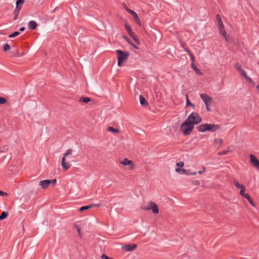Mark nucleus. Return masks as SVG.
Here are the masks:
<instances>
[{
  "label": "nucleus",
  "instance_id": "1",
  "mask_svg": "<svg viewBox=\"0 0 259 259\" xmlns=\"http://www.w3.org/2000/svg\"><path fill=\"white\" fill-rule=\"evenodd\" d=\"M201 122V118L196 112L191 113L187 119L181 124L180 131L185 136L189 135L194 128V125Z\"/></svg>",
  "mask_w": 259,
  "mask_h": 259
},
{
  "label": "nucleus",
  "instance_id": "2",
  "mask_svg": "<svg viewBox=\"0 0 259 259\" xmlns=\"http://www.w3.org/2000/svg\"><path fill=\"white\" fill-rule=\"evenodd\" d=\"M219 128V126L214 124H203L199 125L197 128L200 132H205L207 131L213 132L217 131Z\"/></svg>",
  "mask_w": 259,
  "mask_h": 259
},
{
  "label": "nucleus",
  "instance_id": "3",
  "mask_svg": "<svg viewBox=\"0 0 259 259\" xmlns=\"http://www.w3.org/2000/svg\"><path fill=\"white\" fill-rule=\"evenodd\" d=\"M116 52L117 54L118 65L119 66H122V63L127 60L130 55V53L127 52H123L120 50H118Z\"/></svg>",
  "mask_w": 259,
  "mask_h": 259
},
{
  "label": "nucleus",
  "instance_id": "4",
  "mask_svg": "<svg viewBox=\"0 0 259 259\" xmlns=\"http://www.w3.org/2000/svg\"><path fill=\"white\" fill-rule=\"evenodd\" d=\"M141 209L145 210H152L154 214H157L159 212L158 205L153 201H149L146 205H143Z\"/></svg>",
  "mask_w": 259,
  "mask_h": 259
},
{
  "label": "nucleus",
  "instance_id": "5",
  "mask_svg": "<svg viewBox=\"0 0 259 259\" xmlns=\"http://www.w3.org/2000/svg\"><path fill=\"white\" fill-rule=\"evenodd\" d=\"M200 97L204 102L206 106H207L208 104H211L212 102V99L211 97L208 96L206 94H200Z\"/></svg>",
  "mask_w": 259,
  "mask_h": 259
},
{
  "label": "nucleus",
  "instance_id": "6",
  "mask_svg": "<svg viewBox=\"0 0 259 259\" xmlns=\"http://www.w3.org/2000/svg\"><path fill=\"white\" fill-rule=\"evenodd\" d=\"M120 163L123 165L128 166L130 169H133L134 168L135 165L133 162L126 158H124L122 160L120 161Z\"/></svg>",
  "mask_w": 259,
  "mask_h": 259
},
{
  "label": "nucleus",
  "instance_id": "7",
  "mask_svg": "<svg viewBox=\"0 0 259 259\" xmlns=\"http://www.w3.org/2000/svg\"><path fill=\"white\" fill-rule=\"evenodd\" d=\"M250 162L253 165V166L259 170V160L254 155L252 154L250 155Z\"/></svg>",
  "mask_w": 259,
  "mask_h": 259
},
{
  "label": "nucleus",
  "instance_id": "8",
  "mask_svg": "<svg viewBox=\"0 0 259 259\" xmlns=\"http://www.w3.org/2000/svg\"><path fill=\"white\" fill-rule=\"evenodd\" d=\"M137 247L135 244H126L122 246V249L125 251H132Z\"/></svg>",
  "mask_w": 259,
  "mask_h": 259
},
{
  "label": "nucleus",
  "instance_id": "9",
  "mask_svg": "<svg viewBox=\"0 0 259 259\" xmlns=\"http://www.w3.org/2000/svg\"><path fill=\"white\" fill-rule=\"evenodd\" d=\"M218 26L219 29L220 34L225 37L226 40L228 41L227 38L226 37V32L224 29V26L223 23L222 24V25L219 24L218 25Z\"/></svg>",
  "mask_w": 259,
  "mask_h": 259
},
{
  "label": "nucleus",
  "instance_id": "10",
  "mask_svg": "<svg viewBox=\"0 0 259 259\" xmlns=\"http://www.w3.org/2000/svg\"><path fill=\"white\" fill-rule=\"evenodd\" d=\"M61 165L63 169H64L65 170L68 169L71 166V164L69 163L66 162L65 161V159H64V157H62V158Z\"/></svg>",
  "mask_w": 259,
  "mask_h": 259
},
{
  "label": "nucleus",
  "instance_id": "11",
  "mask_svg": "<svg viewBox=\"0 0 259 259\" xmlns=\"http://www.w3.org/2000/svg\"><path fill=\"white\" fill-rule=\"evenodd\" d=\"M49 180H42L39 182V185L41 186L42 189L47 188L49 187Z\"/></svg>",
  "mask_w": 259,
  "mask_h": 259
},
{
  "label": "nucleus",
  "instance_id": "12",
  "mask_svg": "<svg viewBox=\"0 0 259 259\" xmlns=\"http://www.w3.org/2000/svg\"><path fill=\"white\" fill-rule=\"evenodd\" d=\"M100 206V204H92V205H90L88 206H82V207H80L79 210L80 211H83L84 210H88V209L93 207V206Z\"/></svg>",
  "mask_w": 259,
  "mask_h": 259
},
{
  "label": "nucleus",
  "instance_id": "13",
  "mask_svg": "<svg viewBox=\"0 0 259 259\" xmlns=\"http://www.w3.org/2000/svg\"><path fill=\"white\" fill-rule=\"evenodd\" d=\"M239 73L241 76H243L249 82H252V79L247 76L246 73L243 69L241 70V72Z\"/></svg>",
  "mask_w": 259,
  "mask_h": 259
},
{
  "label": "nucleus",
  "instance_id": "14",
  "mask_svg": "<svg viewBox=\"0 0 259 259\" xmlns=\"http://www.w3.org/2000/svg\"><path fill=\"white\" fill-rule=\"evenodd\" d=\"M37 26V24L34 21H30L28 23V28L33 30Z\"/></svg>",
  "mask_w": 259,
  "mask_h": 259
},
{
  "label": "nucleus",
  "instance_id": "15",
  "mask_svg": "<svg viewBox=\"0 0 259 259\" xmlns=\"http://www.w3.org/2000/svg\"><path fill=\"white\" fill-rule=\"evenodd\" d=\"M140 104L144 106H146L148 105V103L146 100L145 98L142 95L140 96Z\"/></svg>",
  "mask_w": 259,
  "mask_h": 259
},
{
  "label": "nucleus",
  "instance_id": "16",
  "mask_svg": "<svg viewBox=\"0 0 259 259\" xmlns=\"http://www.w3.org/2000/svg\"><path fill=\"white\" fill-rule=\"evenodd\" d=\"M175 171L180 174H181V175H184V174H188V173L187 172V170L184 168H181L180 167H177L175 169Z\"/></svg>",
  "mask_w": 259,
  "mask_h": 259
},
{
  "label": "nucleus",
  "instance_id": "17",
  "mask_svg": "<svg viewBox=\"0 0 259 259\" xmlns=\"http://www.w3.org/2000/svg\"><path fill=\"white\" fill-rule=\"evenodd\" d=\"M223 143V140L221 139H215L214 140V145L217 148H219Z\"/></svg>",
  "mask_w": 259,
  "mask_h": 259
},
{
  "label": "nucleus",
  "instance_id": "18",
  "mask_svg": "<svg viewBox=\"0 0 259 259\" xmlns=\"http://www.w3.org/2000/svg\"><path fill=\"white\" fill-rule=\"evenodd\" d=\"M107 131L114 134H118L120 132L118 129L115 128L112 126H109L107 128Z\"/></svg>",
  "mask_w": 259,
  "mask_h": 259
},
{
  "label": "nucleus",
  "instance_id": "19",
  "mask_svg": "<svg viewBox=\"0 0 259 259\" xmlns=\"http://www.w3.org/2000/svg\"><path fill=\"white\" fill-rule=\"evenodd\" d=\"M234 184L236 187L240 189V190L242 189H243L245 187L243 185L239 183L238 181H237V180L234 181Z\"/></svg>",
  "mask_w": 259,
  "mask_h": 259
},
{
  "label": "nucleus",
  "instance_id": "20",
  "mask_svg": "<svg viewBox=\"0 0 259 259\" xmlns=\"http://www.w3.org/2000/svg\"><path fill=\"white\" fill-rule=\"evenodd\" d=\"M124 26H125V29L127 31L129 35H130L131 34H132V33H134L133 32H132V31L131 30V27L130 24H128L127 23H125L124 24Z\"/></svg>",
  "mask_w": 259,
  "mask_h": 259
},
{
  "label": "nucleus",
  "instance_id": "21",
  "mask_svg": "<svg viewBox=\"0 0 259 259\" xmlns=\"http://www.w3.org/2000/svg\"><path fill=\"white\" fill-rule=\"evenodd\" d=\"M245 190V188L244 187V189H241L240 192V194L243 197L248 199L249 198V196L246 193H245L244 191Z\"/></svg>",
  "mask_w": 259,
  "mask_h": 259
},
{
  "label": "nucleus",
  "instance_id": "22",
  "mask_svg": "<svg viewBox=\"0 0 259 259\" xmlns=\"http://www.w3.org/2000/svg\"><path fill=\"white\" fill-rule=\"evenodd\" d=\"M130 36L135 40L137 45H139L140 44V40L134 33H132V34H131Z\"/></svg>",
  "mask_w": 259,
  "mask_h": 259
},
{
  "label": "nucleus",
  "instance_id": "23",
  "mask_svg": "<svg viewBox=\"0 0 259 259\" xmlns=\"http://www.w3.org/2000/svg\"><path fill=\"white\" fill-rule=\"evenodd\" d=\"M91 99L88 97H82L79 99L80 102H83L84 103H87L91 101Z\"/></svg>",
  "mask_w": 259,
  "mask_h": 259
},
{
  "label": "nucleus",
  "instance_id": "24",
  "mask_svg": "<svg viewBox=\"0 0 259 259\" xmlns=\"http://www.w3.org/2000/svg\"><path fill=\"white\" fill-rule=\"evenodd\" d=\"M21 8H15V10H14V14H15V16H14V20H16L17 18V17L19 15V12H20V10Z\"/></svg>",
  "mask_w": 259,
  "mask_h": 259
},
{
  "label": "nucleus",
  "instance_id": "25",
  "mask_svg": "<svg viewBox=\"0 0 259 259\" xmlns=\"http://www.w3.org/2000/svg\"><path fill=\"white\" fill-rule=\"evenodd\" d=\"M126 10L127 11V12L130 13L131 15L133 16L134 18L138 15L137 14L135 11L131 10L128 8H126Z\"/></svg>",
  "mask_w": 259,
  "mask_h": 259
},
{
  "label": "nucleus",
  "instance_id": "26",
  "mask_svg": "<svg viewBox=\"0 0 259 259\" xmlns=\"http://www.w3.org/2000/svg\"><path fill=\"white\" fill-rule=\"evenodd\" d=\"M186 100H187L186 106H191V107H193V108H194L195 105L190 102V101L189 100L188 95H186Z\"/></svg>",
  "mask_w": 259,
  "mask_h": 259
},
{
  "label": "nucleus",
  "instance_id": "27",
  "mask_svg": "<svg viewBox=\"0 0 259 259\" xmlns=\"http://www.w3.org/2000/svg\"><path fill=\"white\" fill-rule=\"evenodd\" d=\"M72 150L71 149H68L66 152V153L64 154V156H63V157H64V159H65V158L68 156V155H70L72 154Z\"/></svg>",
  "mask_w": 259,
  "mask_h": 259
},
{
  "label": "nucleus",
  "instance_id": "28",
  "mask_svg": "<svg viewBox=\"0 0 259 259\" xmlns=\"http://www.w3.org/2000/svg\"><path fill=\"white\" fill-rule=\"evenodd\" d=\"M8 212H6L5 211L2 212V214L0 215V220H2L6 218L8 216Z\"/></svg>",
  "mask_w": 259,
  "mask_h": 259
},
{
  "label": "nucleus",
  "instance_id": "29",
  "mask_svg": "<svg viewBox=\"0 0 259 259\" xmlns=\"http://www.w3.org/2000/svg\"><path fill=\"white\" fill-rule=\"evenodd\" d=\"M24 3V0H17L16 2V7L17 8H21L19 5H22Z\"/></svg>",
  "mask_w": 259,
  "mask_h": 259
},
{
  "label": "nucleus",
  "instance_id": "30",
  "mask_svg": "<svg viewBox=\"0 0 259 259\" xmlns=\"http://www.w3.org/2000/svg\"><path fill=\"white\" fill-rule=\"evenodd\" d=\"M235 67L239 73L241 72V70H243L241 67V65L239 63L235 64Z\"/></svg>",
  "mask_w": 259,
  "mask_h": 259
},
{
  "label": "nucleus",
  "instance_id": "31",
  "mask_svg": "<svg viewBox=\"0 0 259 259\" xmlns=\"http://www.w3.org/2000/svg\"><path fill=\"white\" fill-rule=\"evenodd\" d=\"M217 19L218 21V25L220 24L221 25H222V24H223V21L221 19L220 16L218 14L217 15Z\"/></svg>",
  "mask_w": 259,
  "mask_h": 259
},
{
  "label": "nucleus",
  "instance_id": "32",
  "mask_svg": "<svg viewBox=\"0 0 259 259\" xmlns=\"http://www.w3.org/2000/svg\"><path fill=\"white\" fill-rule=\"evenodd\" d=\"M176 166H177V167H183L184 166V163L183 161H180L179 162H177L176 164Z\"/></svg>",
  "mask_w": 259,
  "mask_h": 259
},
{
  "label": "nucleus",
  "instance_id": "33",
  "mask_svg": "<svg viewBox=\"0 0 259 259\" xmlns=\"http://www.w3.org/2000/svg\"><path fill=\"white\" fill-rule=\"evenodd\" d=\"M20 34L19 32L18 31H16L15 32H14L13 33L10 34L9 37L10 38H13V37H14L15 36H18L19 34Z\"/></svg>",
  "mask_w": 259,
  "mask_h": 259
},
{
  "label": "nucleus",
  "instance_id": "34",
  "mask_svg": "<svg viewBox=\"0 0 259 259\" xmlns=\"http://www.w3.org/2000/svg\"><path fill=\"white\" fill-rule=\"evenodd\" d=\"M134 20L139 25H141V21L138 15L134 18Z\"/></svg>",
  "mask_w": 259,
  "mask_h": 259
},
{
  "label": "nucleus",
  "instance_id": "35",
  "mask_svg": "<svg viewBox=\"0 0 259 259\" xmlns=\"http://www.w3.org/2000/svg\"><path fill=\"white\" fill-rule=\"evenodd\" d=\"M192 68L195 70L196 72L198 74H201L200 71L196 68L193 63L192 64Z\"/></svg>",
  "mask_w": 259,
  "mask_h": 259
},
{
  "label": "nucleus",
  "instance_id": "36",
  "mask_svg": "<svg viewBox=\"0 0 259 259\" xmlns=\"http://www.w3.org/2000/svg\"><path fill=\"white\" fill-rule=\"evenodd\" d=\"M10 49V46L8 44H5L4 45V50L5 51H8Z\"/></svg>",
  "mask_w": 259,
  "mask_h": 259
},
{
  "label": "nucleus",
  "instance_id": "37",
  "mask_svg": "<svg viewBox=\"0 0 259 259\" xmlns=\"http://www.w3.org/2000/svg\"><path fill=\"white\" fill-rule=\"evenodd\" d=\"M186 51L188 52V53L190 55V56L192 61H194V58L193 55L191 53V52L189 50H186Z\"/></svg>",
  "mask_w": 259,
  "mask_h": 259
},
{
  "label": "nucleus",
  "instance_id": "38",
  "mask_svg": "<svg viewBox=\"0 0 259 259\" xmlns=\"http://www.w3.org/2000/svg\"><path fill=\"white\" fill-rule=\"evenodd\" d=\"M6 102V100L5 98L3 97H0V104H5Z\"/></svg>",
  "mask_w": 259,
  "mask_h": 259
},
{
  "label": "nucleus",
  "instance_id": "39",
  "mask_svg": "<svg viewBox=\"0 0 259 259\" xmlns=\"http://www.w3.org/2000/svg\"><path fill=\"white\" fill-rule=\"evenodd\" d=\"M248 200V201H249V203L253 206L255 207V204L252 201V200H251V199L250 198V197H249V198L248 199H247Z\"/></svg>",
  "mask_w": 259,
  "mask_h": 259
},
{
  "label": "nucleus",
  "instance_id": "40",
  "mask_svg": "<svg viewBox=\"0 0 259 259\" xmlns=\"http://www.w3.org/2000/svg\"><path fill=\"white\" fill-rule=\"evenodd\" d=\"M56 183V179H52V180H49V184H55Z\"/></svg>",
  "mask_w": 259,
  "mask_h": 259
},
{
  "label": "nucleus",
  "instance_id": "41",
  "mask_svg": "<svg viewBox=\"0 0 259 259\" xmlns=\"http://www.w3.org/2000/svg\"><path fill=\"white\" fill-rule=\"evenodd\" d=\"M75 227L77 229V232L78 234L79 235H80V233H81V230H80V228H79V227H78L77 226H75Z\"/></svg>",
  "mask_w": 259,
  "mask_h": 259
},
{
  "label": "nucleus",
  "instance_id": "42",
  "mask_svg": "<svg viewBox=\"0 0 259 259\" xmlns=\"http://www.w3.org/2000/svg\"><path fill=\"white\" fill-rule=\"evenodd\" d=\"M123 37L128 42L131 43V40L127 37L123 36Z\"/></svg>",
  "mask_w": 259,
  "mask_h": 259
},
{
  "label": "nucleus",
  "instance_id": "43",
  "mask_svg": "<svg viewBox=\"0 0 259 259\" xmlns=\"http://www.w3.org/2000/svg\"><path fill=\"white\" fill-rule=\"evenodd\" d=\"M205 170V168L204 167H203L202 170L198 171V173L199 174H202Z\"/></svg>",
  "mask_w": 259,
  "mask_h": 259
},
{
  "label": "nucleus",
  "instance_id": "44",
  "mask_svg": "<svg viewBox=\"0 0 259 259\" xmlns=\"http://www.w3.org/2000/svg\"><path fill=\"white\" fill-rule=\"evenodd\" d=\"M0 195L2 196H7V194L3 191L0 190Z\"/></svg>",
  "mask_w": 259,
  "mask_h": 259
},
{
  "label": "nucleus",
  "instance_id": "45",
  "mask_svg": "<svg viewBox=\"0 0 259 259\" xmlns=\"http://www.w3.org/2000/svg\"><path fill=\"white\" fill-rule=\"evenodd\" d=\"M193 183L195 184V185H200V182L198 181H194L193 182Z\"/></svg>",
  "mask_w": 259,
  "mask_h": 259
},
{
  "label": "nucleus",
  "instance_id": "46",
  "mask_svg": "<svg viewBox=\"0 0 259 259\" xmlns=\"http://www.w3.org/2000/svg\"><path fill=\"white\" fill-rule=\"evenodd\" d=\"M211 104H208L207 106H206V109L207 111H210V106Z\"/></svg>",
  "mask_w": 259,
  "mask_h": 259
},
{
  "label": "nucleus",
  "instance_id": "47",
  "mask_svg": "<svg viewBox=\"0 0 259 259\" xmlns=\"http://www.w3.org/2000/svg\"><path fill=\"white\" fill-rule=\"evenodd\" d=\"M196 174L197 173L196 172H191V173H189V174L188 173L187 175H196Z\"/></svg>",
  "mask_w": 259,
  "mask_h": 259
},
{
  "label": "nucleus",
  "instance_id": "48",
  "mask_svg": "<svg viewBox=\"0 0 259 259\" xmlns=\"http://www.w3.org/2000/svg\"><path fill=\"white\" fill-rule=\"evenodd\" d=\"M228 153L227 151H224L222 152V153H220V154H226Z\"/></svg>",
  "mask_w": 259,
  "mask_h": 259
},
{
  "label": "nucleus",
  "instance_id": "49",
  "mask_svg": "<svg viewBox=\"0 0 259 259\" xmlns=\"http://www.w3.org/2000/svg\"><path fill=\"white\" fill-rule=\"evenodd\" d=\"M24 30H25V27H21L20 29V30L21 31H23Z\"/></svg>",
  "mask_w": 259,
  "mask_h": 259
},
{
  "label": "nucleus",
  "instance_id": "50",
  "mask_svg": "<svg viewBox=\"0 0 259 259\" xmlns=\"http://www.w3.org/2000/svg\"><path fill=\"white\" fill-rule=\"evenodd\" d=\"M129 44H131L133 47L135 45L132 41H131V43Z\"/></svg>",
  "mask_w": 259,
  "mask_h": 259
},
{
  "label": "nucleus",
  "instance_id": "51",
  "mask_svg": "<svg viewBox=\"0 0 259 259\" xmlns=\"http://www.w3.org/2000/svg\"><path fill=\"white\" fill-rule=\"evenodd\" d=\"M133 47H134L135 49H138V48L137 46H136L135 45H134V46H133Z\"/></svg>",
  "mask_w": 259,
  "mask_h": 259
},
{
  "label": "nucleus",
  "instance_id": "52",
  "mask_svg": "<svg viewBox=\"0 0 259 259\" xmlns=\"http://www.w3.org/2000/svg\"><path fill=\"white\" fill-rule=\"evenodd\" d=\"M256 89L259 91V84L256 86Z\"/></svg>",
  "mask_w": 259,
  "mask_h": 259
},
{
  "label": "nucleus",
  "instance_id": "53",
  "mask_svg": "<svg viewBox=\"0 0 259 259\" xmlns=\"http://www.w3.org/2000/svg\"><path fill=\"white\" fill-rule=\"evenodd\" d=\"M3 150V149H0V151H2Z\"/></svg>",
  "mask_w": 259,
  "mask_h": 259
},
{
  "label": "nucleus",
  "instance_id": "54",
  "mask_svg": "<svg viewBox=\"0 0 259 259\" xmlns=\"http://www.w3.org/2000/svg\"><path fill=\"white\" fill-rule=\"evenodd\" d=\"M3 150V149H0V151H2Z\"/></svg>",
  "mask_w": 259,
  "mask_h": 259
},
{
  "label": "nucleus",
  "instance_id": "55",
  "mask_svg": "<svg viewBox=\"0 0 259 259\" xmlns=\"http://www.w3.org/2000/svg\"><path fill=\"white\" fill-rule=\"evenodd\" d=\"M258 65H259V62L258 63Z\"/></svg>",
  "mask_w": 259,
  "mask_h": 259
}]
</instances>
